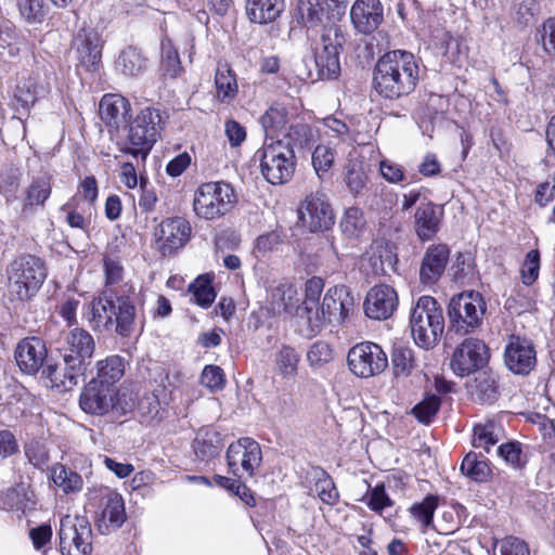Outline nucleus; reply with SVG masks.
I'll return each mask as SVG.
<instances>
[{
	"label": "nucleus",
	"instance_id": "nucleus-48",
	"mask_svg": "<svg viewBox=\"0 0 555 555\" xmlns=\"http://www.w3.org/2000/svg\"><path fill=\"white\" fill-rule=\"evenodd\" d=\"M212 279L208 274L196 278L189 286L195 302L202 308H208L216 299V292L212 286Z\"/></svg>",
	"mask_w": 555,
	"mask_h": 555
},
{
	"label": "nucleus",
	"instance_id": "nucleus-61",
	"mask_svg": "<svg viewBox=\"0 0 555 555\" xmlns=\"http://www.w3.org/2000/svg\"><path fill=\"white\" fill-rule=\"evenodd\" d=\"M25 455L37 468L43 469L49 462V453L46 446L40 441H30L25 446Z\"/></svg>",
	"mask_w": 555,
	"mask_h": 555
},
{
	"label": "nucleus",
	"instance_id": "nucleus-46",
	"mask_svg": "<svg viewBox=\"0 0 555 555\" xmlns=\"http://www.w3.org/2000/svg\"><path fill=\"white\" fill-rule=\"evenodd\" d=\"M43 93V87L38 85L36 78L27 77L18 80L14 99L24 109H29L37 99Z\"/></svg>",
	"mask_w": 555,
	"mask_h": 555
},
{
	"label": "nucleus",
	"instance_id": "nucleus-6",
	"mask_svg": "<svg viewBox=\"0 0 555 555\" xmlns=\"http://www.w3.org/2000/svg\"><path fill=\"white\" fill-rule=\"evenodd\" d=\"M410 326L414 341L420 347L429 349L437 344L444 330V319L434 297L418 298L411 312Z\"/></svg>",
	"mask_w": 555,
	"mask_h": 555
},
{
	"label": "nucleus",
	"instance_id": "nucleus-63",
	"mask_svg": "<svg viewBox=\"0 0 555 555\" xmlns=\"http://www.w3.org/2000/svg\"><path fill=\"white\" fill-rule=\"evenodd\" d=\"M21 14L29 22H41L47 10L43 0H20Z\"/></svg>",
	"mask_w": 555,
	"mask_h": 555
},
{
	"label": "nucleus",
	"instance_id": "nucleus-45",
	"mask_svg": "<svg viewBox=\"0 0 555 555\" xmlns=\"http://www.w3.org/2000/svg\"><path fill=\"white\" fill-rule=\"evenodd\" d=\"M452 279L460 284L469 283L475 274V258L470 250L459 251L450 268Z\"/></svg>",
	"mask_w": 555,
	"mask_h": 555
},
{
	"label": "nucleus",
	"instance_id": "nucleus-18",
	"mask_svg": "<svg viewBox=\"0 0 555 555\" xmlns=\"http://www.w3.org/2000/svg\"><path fill=\"white\" fill-rule=\"evenodd\" d=\"M506 367L517 375H528L537 364L533 343L525 337L512 335L504 350Z\"/></svg>",
	"mask_w": 555,
	"mask_h": 555
},
{
	"label": "nucleus",
	"instance_id": "nucleus-16",
	"mask_svg": "<svg viewBox=\"0 0 555 555\" xmlns=\"http://www.w3.org/2000/svg\"><path fill=\"white\" fill-rule=\"evenodd\" d=\"M294 113L282 103H275L261 116L260 122L266 138L286 131V135L296 140L295 135L307 138L309 128L305 124H293Z\"/></svg>",
	"mask_w": 555,
	"mask_h": 555
},
{
	"label": "nucleus",
	"instance_id": "nucleus-39",
	"mask_svg": "<svg viewBox=\"0 0 555 555\" xmlns=\"http://www.w3.org/2000/svg\"><path fill=\"white\" fill-rule=\"evenodd\" d=\"M504 435L503 427L494 421H486L474 426L473 446L489 452L490 447L496 444Z\"/></svg>",
	"mask_w": 555,
	"mask_h": 555
},
{
	"label": "nucleus",
	"instance_id": "nucleus-7",
	"mask_svg": "<svg viewBox=\"0 0 555 555\" xmlns=\"http://www.w3.org/2000/svg\"><path fill=\"white\" fill-rule=\"evenodd\" d=\"M236 204V193L224 181L202 183L193 196V211L204 220H216L229 214Z\"/></svg>",
	"mask_w": 555,
	"mask_h": 555
},
{
	"label": "nucleus",
	"instance_id": "nucleus-3",
	"mask_svg": "<svg viewBox=\"0 0 555 555\" xmlns=\"http://www.w3.org/2000/svg\"><path fill=\"white\" fill-rule=\"evenodd\" d=\"M420 68L414 55L402 50L384 54L376 63L373 85L377 93L387 99H398L414 91Z\"/></svg>",
	"mask_w": 555,
	"mask_h": 555
},
{
	"label": "nucleus",
	"instance_id": "nucleus-47",
	"mask_svg": "<svg viewBox=\"0 0 555 555\" xmlns=\"http://www.w3.org/2000/svg\"><path fill=\"white\" fill-rule=\"evenodd\" d=\"M51 195V176L44 173L33 180L25 197L24 207L43 206Z\"/></svg>",
	"mask_w": 555,
	"mask_h": 555
},
{
	"label": "nucleus",
	"instance_id": "nucleus-54",
	"mask_svg": "<svg viewBox=\"0 0 555 555\" xmlns=\"http://www.w3.org/2000/svg\"><path fill=\"white\" fill-rule=\"evenodd\" d=\"M364 224L362 210L358 207H350L345 211L340 228L348 238H357Z\"/></svg>",
	"mask_w": 555,
	"mask_h": 555
},
{
	"label": "nucleus",
	"instance_id": "nucleus-19",
	"mask_svg": "<svg viewBox=\"0 0 555 555\" xmlns=\"http://www.w3.org/2000/svg\"><path fill=\"white\" fill-rule=\"evenodd\" d=\"M339 47L337 30L325 29L321 36V42L315 47V66L321 78L331 79L339 74Z\"/></svg>",
	"mask_w": 555,
	"mask_h": 555
},
{
	"label": "nucleus",
	"instance_id": "nucleus-25",
	"mask_svg": "<svg viewBox=\"0 0 555 555\" xmlns=\"http://www.w3.org/2000/svg\"><path fill=\"white\" fill-rule=\"evenodd\" d=\"M383 5L379 0H357L350 10L354 28L362 34H372L383 22Z\"/></svg>",
	"mask_w": 555,
	"mask_h": 555
},
{
	"label": "nucleus",
	"instance_id": "nucleus-60",
	"mask_svg": "<svg viewBox=\"0 0 555 555\" xmlns=\"http://www.w3.org/2000/svg\"><path fill=\"white\" fill-rule=\"evenodd\" d=\"M333 358L332 349L328 344L324 341H317L312 344L307 353V360L312 367H321L330 362Z\"/></svg>",
	"mask_w": 555,
	"mask_h": 555
},
{
	"label": "nucleus",
	"instance_id": "nucleus-59",
	"mask_svg": "<svg viewBox=\"0 0 555 555\" xmlns=\"http://www.w3.org/2000/svg\"><path fill=\"white\" fill-rule=\"evenodd\" d=\"M538 39L547 55H555V17L543 22L538 29Z\"/></svg>",
	"mask_w": 555,
	"mask_h": 555
},
{
	"label": "nucleus",
	"instance_id": "nucleus-29",
	"mask_svg": "<svg viewBox=\"0 0 555 555\" xmlns=\"http://www.w3.org/2000/svg\"><path fill=\"white\" fill-rule=\"evenodd\" d=\"M295 315L300 334L307 338L318 335L327 322L320 306L301 305Z\"/></svg>",
	"mask_w": 555,
	"mask_h": 555
},
{
	"label": "nucleus",
	"instance_id": "nucleus-30",
	"mask_svg": "<svg viewBox=\"0 0 555 555\" xmlns=\"http://www.w3.org/2000/svg\"><path fill=\"white\" fill-rule=\"evenodd\" d=\"M130 108L128 100L118 94H105L100 101V115L109 127L118 128L126 121Z\"/></svg>",
	"mask_w": 555,
	"mask_h": 555
},
{
	"label": "nucleus",
	"instance_id": "nucleus-64",
	"mask_svg": "<svg viewBox=\"0 0 555 555\" xmlns=\"http://www.w3.org/2000/svg\"><path fill=\"white\" fill-rule=\"evenodd\" d=\"M499 555H530V551L524 540L507 537L499 545Z\"/></svg>",
	"mask_w": 555,
	"mask_h": 555
},
{
	"label": "nucleus",
	"instance_id": "nucleus-43",
	"mask_svg": "<svg viewBox=\"0 0 555 555\" xmlns=\"http://www.w3.org/2000/svg\"><path fill=\"white\" fill-rule=\"evenodd\" d=\"M437 507L438 496L428 494L423 501L412 504L409 508V513L417 526L424 531L431 526Z\"/></svg>",
	"mask_w": 555,
	"mask_h": 555
},
{
	"label": "nucleus",
	"instance_id": "nucleus-31",
	"mask_svg": "<svg viewBox=\"0 0 555 555\" xmlns=\"http://www.w3.org/2000/svg\"><path fill=\"white\" fill-rule=\"evenodd\" d=\"M190 222L182 217L164 220L155 232L157 243H188L191 238Z\"/></svg>",
	"mask_w": 555,
	"mask_h": 555
},
{
	"label": "nucleus",
	"instance_id": "nucleus-8",
	"mask_svg": "<svg viewBox=\"0 0 555 555\" xmlns=\"http://www.w3.org/2000/svg\"><path fill=\"white\" fill-rule=\"evenodd\" d=\"M160 129L159 111L153 107L143 108L130 124L128 142L120 147V152L145 160L159 138Z\"/></svg>",
	"mask_w": 555,
	"mask_h": 555
},
{
	"label": "nucleus",
	"instance_id": "nucleus-41",
	"mask_svg": "<svg viewBox=\"0 0 555 555\" xmlns=\"http://www.w3.org/2000/svg\"><path fill=\"white\" fill-rule=\"evenodd\" d=\"M50 476L54 485L66 494L79 492L83 487L81 476L60 463L52 466Z\"/></svg>",
	"mask_w": 555,
	"mask_h": 555
},
{
	"label": "nucleus",
	"instance_id": "nucleus-55",
	"mask_svg": "<svg viewBox=\"0 0 555 555\" xmlns=\"http://www.w3.org/2000/svg\"><path fill=\"white\" fill-rule=\"evenodd\" d=\"M396 245H379L377 250L373 253L370 260L373 261L372 271L374 274H384L387 272V267L393 269L396 262Z\"/></svg>",
	"mask_w": 555,
	"mask_h": 555
},
{
	"label": "nucleus",
	"instance_id": "nucleus-33",
	"mask_svg": "<svg viewBox=\"0 0 555 555\" xmlns=\"http://www.w3.org/2000/svg\"><path fill=\"white\" fill-rule=\"evenodd\" d=\"M215 86L218 101L230 104L235 100L238 93L236 75L227 63L218 64Z\"/></svg>",
	"mask_w": 555,
	"mask_h": 555
},
{
	"label": "nucleus",
	"instance_id": "nucleus-12",
	"mask_svg": "<svg viewBox=\"0 0 555 555\" xmlns=\"http://www.w3.org/2000/svg\"><path fill=\"white\" fill-rule=\"evenodd\" d=\"M262 462L260 444L248 437L232 442L227 450L230 473L238 479L253 477Z\"/></svg>",
	"mask_w": 555,
	"mask_h": 555
},
{
	"label": "nucleus",
	"instance_id": "nucleus-51",
	"mask_svg": "<svg viewBox=\"0 0 555 555\" xmlns=\"http://www.w3.org/2000/svg\"><path fill=\"white\" fill-rule=\"evenodd\" d=\"M391 363L397 377L410 375L414 367L413 350L402 344L395 345Z\"/></svg>",
	"mask_w": 555,
	"mask_h": 555
},
{
	"label": "nucleus",
	"instance_id": "nucleus-27",
	"mask_svg": "<svg viewBox=\"0 0 555 555\" xmlns=\"http://www.w3.org/2000/svg\"><path fill=\"white\" fill-rule=\"evenodd\" d=\"M442 217V209L433 203H422L415 212V231L422 241L435 238Z\"/></svg>",
	"mask_w": 555,
	"mask_h": 555
},
{
	"label": "nucleus",
	"instance_id": "nucleus-50",
	"mask_svg": "<svg viewBox=\"0 0 555 555\" xmlns=\"http://www.w3.org/2000/svg\"><path fill=\"white\" fill-rule=\"evenodd\" d=\"M116 66L124 75L135 76L143 69L144 59L138 49L128 47L119 54Z\"/></svg>",
	"mask_w": 555,
	"mask_h": 555
},
{
	"label": "nucleus",
	"instance_id": "nucleus-22",
	"mask_svg": "<svg viewBox=\"0 0 555 555\" xmlns=\"http://www.w3.org/2000/svg\"><path fill=\"white\" fill-rule=\"evenodd\" d=\"M398 307V295L393 287L379 284L372 287L364 300L366 317L374 320L390 318Z\"/></svg>",
	"mask_w": 555,
	"mask_h": 555
},
{
	"label": "nucleus",
	"instance_id": "nucleus-28",
	"mask_svg": "<svg viewBox=\"0 0 555 555\" xmlns=\"http://www.w3.org/2000/svg\"><path fill=\"white\" fill-rule=\"evenodd\" d=\"M285 9L284 0H247L246 15L251 23L267 25L275 22Z\"/></svg>",
	"mask_w": 555,
	"mask_h": 555
},
{
	"label": "nucleus",
	"instance_id": "nucleus-1",
	"mask_svg": "<svg viewBox=\"0 0 555 555\" xmlns=\"http://www.w3.org/2000/svg\"><path fill=\"white\" fill-rule=\"evenodd\" d=\"M134 293L132 284H125L121 292L104 288L89 305L87 320L100 333H116L128 337L133 331L135 307L130 298Z\"/></svg>",
	"mask_w": 555,
	"mask_h": 555
},
{
	"label": "nucleus",
	"instance_id": "nucleus-36",
	"mask_svg": "<svg viewBox=\"0 0 555 555\" xmlns=\"http://www.w3.org/2000/svg\"><path fill=\"white\" fill-rule=\"evenodd\" d=\"M344 181L348 190L354 195L359 194L366 185L367 175L357 151L349 153L348 160L344 167Z\"/></svg>",
	"mask_w": 555,
	"mask_h": 555
},
{
	"label": "nucleus",
	"instance_id": "nucleus-62",
	"mask_svg": "<svg viewBox=\"0 0 555 555\" xmlns=\"http://www.w3.org/2000/svg\"><path fill=\"white\" fill-rule=\"evenodd\" d=\"M223 370L217 365H206L201 375V384L210 390L222 389L224 386Z\"/></svg>",
	"mask_w": 555,
	"mask_h": 555
},
{
	"label": "nucleus",
	"instance_id": "nucleus-57",
	"mask_svg": "<svg viewBox=\"0 0 555 555\" xmlns=\"http://www.w3.org/2000/svg\"><path fill=\"white\" fill-rule=\"evenodd\" d=\"M440 403V398L436 395H431L417 403L413 408L412 413L420 423L428 425L439 411Z\"/></svg>",
	"mask_w": 555,
	"mask_h": 555
},
{
	"label": "nucleus",
	"instance_id": "nucleus-13",
	"mask_svg": "<svg viewBox=\"0 0 555 555\" xmlns=\"http://www.w3.org/2000/svg\"><path fill=\"white\" fill-rule=\"evenodd\" d=\"M350 371L358 377L369 378L380 374L388 365L385 351L375 343L364 341L353 346L347 356Z\"/></svg>",
	"mask_w": 555,
	"mask_h": 555
},
{
	"label": "nucleus",
	"instance_id": "nucleus-38",
	"mask_svg": "<svg viewBox=\"0 0 555 555\" xmlns=\"http://www.w3.org/2000/svg\"><path fill=\"white\" fill-rule=\"evenodd\" d=\"M297 288L288 283H281L272 293V305L279 312L296 313L301 305Z\"/></svg>",
	"mask_w": 555,
	"mask_h": 555
},
{
	"label": "nucleus",
	"instance_id": "nucleus-4",
	"mask_svg": "<svg viewBox=\"0 0 555 555\" xmlns=\"http://www.w3.org/2000/svg\"><path fill=\"white\" fill-rule=\"evenodd\" d=\"M8 287L12 296L21 301L31 299L48 276L44 260L34 255L16 257L7 268Z\"/></svg>",
	"mask_w": 555,
	"mask_h": 555
},
{
	"label": "nucleus",
	"instance_id": "nucleus-10",
	"mask_svg": "<svg viewBox=\"0 0 555 555\" xmlns=\"http://www.w3.org/2000/svg\"><path fill=\"white\" fill-rule=\"evenodd\" d=\"M297 227L302 233H323L334 224V211L325 194L310 193L297 208Z\"/></svg>",
	"mask_w": 555,
	"mask_h": 555
},
{
	"label": "nucleus",
	"instance_id": "nucleus-49",
	"mask_svg": "<svg viewBox=\"0 0 555 555\" xmlns=\"http://www.w3.org/2000/svg\"><path fill=\"white\" fill-rule=\"evenodd\" d=\"M335 158L336 150L330 144L320 143L314 147L311 162L313 169L320 179H324L328 173L330 169L334 165Z\"/></svg>",
	"mask_w": 555,
	"mask_h": 555
},
{
	"label": "nucleus",
	"instance_id": "nucleus-2",
	"mask_svg": "<svg viewBox=\"0 0 555 555\" xmlns=\"http://www.w3.org/2000/svg\"><path fill=\"white\" fill-rule=\"evenodd\" d=\"M62 363H48L42 374L50 379L52 387L72 389L85 375L95 350L92 335L80 327H75L65 336Z\"/></svg>",
	"mask_w": 555,
	"mask_h": 555
},
{
	"label": "nucleus",
	"instance_id": "nucleus-32",
	"mask_svg": "<svg viewBox=\"0 0 555 555\" xmlns=\"http://www.w3.org/2000/svg\"><path fill=\"white\" fill-rule=\"evenodd\" d=\"M2 506L8 511L26 514L36 507L35 493L28 485L21 482L7 490L2 496Z\"/></svg>",
	"mask_w": 555,
	"mask_h": 555
},
{
	"label": "nucleus",
	"instance_id": "nucleus-14",
	"mask_svg": "<svg viewBox=\"0 0 555 555\" xmlns=\"http://www.w3.org/2000/svg\"><path fill=\"white\" fill-rule=\"evenodd\" d=\"M94 491L101 499L95 525L101 534H109L119 529L127 519L122 495L104 486L95 488Z\"/></svg>",
	"mask_w": 555,
	"mask_h": 555
},
{
	"label": "nucleus",
	"instance_id": "nucleus-35",
	"mask_svg": "<svg viewBox=\"0 0 555 555\" xmlns=\"http://www.w3.org/2000/svg\"><path fill=\"white\" fill-rule=\"evenodd\" d=\"M193 448L197 459L209 462L221 452V436L214 429H202L194 439Z\"/></svg>",
	"mask_w": 555,
	"mask_h": 555
},
{
	"label": "nucleus",
	"instance_id": "nucleus-26",
	"mask_svg": "<svg viewBox=\"0 0 555 555\" xmlns=\"http://www.w3.org/2000/svg\"><path fill=\"white\" fill-rule=\"evenodd\" d=\"M450 256L448 245H430L426 250L420 270V278L424 284H434L444 272Z\"/></svg>",
	"mask_w": 555,
	"mask_h": 555
},
{
	"label": "nucleus",
	"instance_id": "nucleus-5",
	"mask_svg": "<svg viewBox=\"0 0 555 555\" xmlns=\"http://www.w3.org/2000/svg\"><path fill=\"white\" fill-rule=\"evenodd\" d=\"M254 158L259 162L266 181L272 185L284 184L294 176L296 156L289 142L266 138Z\"/></svg>",
	"mask_w": 555,
	"mask_h": 555
},
{
	"label": "nucleus",
	"instance_id": "nucleus-23",
	"mask_svg": "<svg viewBox=\"0 0 555 555\" xmlns=\"http://www.w3.org/2000/svg\"><path fill=\"white\" fill-rule=\"evenodd\" d=\"M74 48L81 66L95 70L102 57L103 40L93 28L81 29L74 39Z\"/></svg>",
	"mask_w": 555,
	"mask_h": 555
},
{
	"label": "nucleus",
	"instance_id": "nucleus-9",
	"mask_svg": "<svg viewBox=\"0 0 555 555\" xmlns=\"http://www.w3.org/2000/svg\"><path fill=\"white\" fill-rule=\"evenodd\" d=\"M486 302L478 292H467L451 298L448 306L449 333L466 335L482 323Z\"/></svg>",
	"mask_w": 555,
	"mask_h": 555
},
{
	"label": "nucleus",
	"instance_id": "nucleus-20",
	"mask_svg": "<svg viewBox=\"0 0 555 555\" xmlns=\"http://www.w3.org/2000/svg\"><path fill=\"white\" fill-rule=\"evenodd\" d=\"M117 388L90 380L79 398L80 408L89 414L104 415L115 405Z\"/></svg>",
	"mask_w": 555,
	"mask_h": 555
},
{
	"label": "nucleus",
	"instance_id": "nucleus-17",
	"mask_svg": "<svg viewBox=\"0 0 555 555\" xmlns=\"http://www.w3.org/2000/svg\"><path fill=\"white\" fill-rule=\"evenodd\" d=\"M338 9V0H298L294 17L298 24L307 28H317L331 23L335 11L339 14Z\"/></svg>",
	"mask_w": 555,
	"mask_h": 555
},
{
	"label": "nucleus",
	"instance_id": "nucleus-24",
	"mask_svg": "<svg viewBox=\"0 0 555 555\" xmlns=\"http://www.w3.org/2000/svg\"><path fill=\"white\" fill-rule=\"evenodd\" d=\"M353 297L345 285H338L330 288L320 306L332 324H340L353 309Z\"/></svg>",
	"mask_w": 555,
	"mask_h": 555
},
{
	"label": "nucleus",
	"instance_id": "nucleus-42",
	"mask_svg": "<svg viewBox=\"0 0 555 555\" xmlns=\"http://www.w3.org/2000/svg\"><path fill=\"white\" fill-rule=\"evenodd\" d=\"M312 478L314 487L312 491L320 498V500L328 505H335L338 502L339 494L330 475L322 468H312Z\"/></svg>",
	"mask_w": 555,
	"mask_h": 555
},
{
	"label": "nucleus",
	"instance_id": "nucleus-34",
	"mask_svg": "<svg viewBox=\"0 0 555 555\" xmlns=\"http://www.w3.org/2000/svg\"><path fill=\"white\" fill-rule=\"evenodd\" d=\"M126 363L117 354L108 356L96 362V375L91 380L101 385L116 387V383L124 376Z\"/></svg>",
	"mask_w": 555,
	"mask_h": 555
},
{
	"label": "nucleus",
	"instance_id": "nucleus-56",
	"mask_svg": "<svg viewBox=\"0 0 555 555\" xmlns=\"http://www.w3.org/2000/svg\"><path fill=\"white\" fill-rule=\"evenodd\" d=\"M66 215V222L72 228H77L80 230H86L89 224V218L85 215L86 210L83 208H79L78 198L73 197L66 204H64L61 208Z\"/></svg>",
	"mask_w": 555,
	"mask_h": 555
},
{
	"label": "nucleus",
	"instance_id": "nucleus-21",
	"mask_svg": "<svg viewBox=\"0 0 555 555\" xmlns=\"http://www.w3.org/2000/svg\"><path fill=\"white\" fill-rule=\"evenodd\" d=\"M14 357L22 372L34 375L43 367L47 360L46 343L39 337H26L17 344Z\"/></svg>",
	"mask_w": 555,
	"mask_h": 555
},
{
	"label": "nucleus",
	"instance_id": "nucleus-37",
	"mask_svg": "<svg viewBox=\"0 0 555 555\" xmlns=\"http://www.w3.org/2000/svg\"><path fill=\"white\" fill-rule=\"evenodd\" d=\"M103 268L105 275V288L113 292H121V287L129 282H124V266L119 255L113 249L107 250L103 257Z\"/></svg>",
	"mask_w": 555,
	"mask_h": 555
},
{
	"label": "nucleus",
	"instance_id": "nucleus-52",
	"mask_svg": "<svg viewBox=\"0 0 555 555\" xmlns=\"http://www.w3.org/2000/svg\"><path fill=\"white\" fill-rule=\"evenodd\" d=\"M138 410L147 421H160L165 414V408L156 391L144 393L139 400Z\"/></svg>",
	"mask_w": 555,
	"mask_h": 555
},
{
	"label": "nucleus",
	"instance_id": "nucleus-40",
	"mask_svg": "<svg viewBox=\"0 0 555 555\" xmlns=\"http://www.w3.org/2000/svg\"><path fill=\"white\" fill-rule=\"evenodd\" d=\"M461 472L476 482H485L491 475L487 459L482 454L475 452H469L465 455L461 464Z\"/></svg>",
	"mask_w": 555,
	"mask_h": 555
},
{
	"label": "nucleus",
	"instance_id": "nucleus-58",
	"mask_svg": "<svg viewBox=\"0 0 555 555\" xmlns=\"http://www.w3.org/2000/svg\"><path fill=\"white\" fill-rule=\"evenodd\" d=\"M541 257L538 249L529 250L521 264L520 274L522 283L527 286L533 284L539 278Z\"/></svg>",
	"mask_w": 555,
	"mask_h": 555
},
{
	"label": "nucleus",
	"instance_id": "nucleus-15",
	"mask_svg": "<svg viewBox=\"0 0 555 555\" xmlns=\"http://www.w3.org/2000/svg\"><path fill=\"white\" fill-rule=\"evenodd\" d=\"M488 360L486 344L477 338H466L453 352L451 369L459 376H467L481 369Z\"/></svg>",
	"mask_w": 555,
	"mask_h": 555
},
{
	"label": "nucleus",
	"instance_id": "nucleus-44",
	"mask_svg": "<svg viewBox=\"0 0 555 555\" xmlns=\"http://www.w3.org/2000/svg\"><path fill=\"white\" fill-rule=\"evenodd\" d=\"M299 360L300 354L289 345H282L274 354L275 367L285 378L296 375Z\"/></svg>",
	"mask_w": 555,
	"mask_h": 555
},
{
	"label": "nucleus",
	"instance_id": "nucleus-11",
	"mask_svg": "<svg viewBox=\"0 0 555 555\" xmlns=\"http://www.w3.org/2000/svg\"><path fill=\"white\" fill-rule=\"evenodd\" d=\"M92 529L86 516L65 515L60 520L59 538L62 555H90Z\"/></svg>",
	"mask_w": 555,
	"mask_h": 555
},
{
	"label": "nucleus",
	"instance_id": "nucleus-53",
	"mask_svg": "<svg viewBox=\"0 0 555 555\" xmlns=\"http://www.w3.org/2000/svg\"><path fill=\"white\" fill-rule=\"evenodd\" d=\"M469 392L481 402H491L496 396L494 380L486 374H479L469 385Z\"/></svg>",
	"mask_w": 555,
	"mask_h": 555
}]
</instances>
